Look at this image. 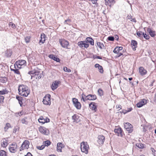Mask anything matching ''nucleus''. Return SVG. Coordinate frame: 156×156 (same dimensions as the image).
I'll return each mask as SVG.
<instances>
[{
	"mask_svg": "<svg viewBox=\"0 0 156 156\" xmlns=\"http://www.w3.org/2000/svg\"><path fill=\"white\" fill-rule=\"evenodd\" d=\"M98 45L101 48H102V47L104 46L103 44H101L100 42H98Z\"/></svg>",
	"mask_w": 156,
	"mask_h": 156,
	"instance_id": "nucleus-52",
	"label": "nucleus"
},
{
	"mask_svg": "<svg viewBox=\"0 0 156 156\" xmlns=\"http://www.w3.org/2000/svg\"><path fill=\"white\" fill-rule=\"evenodd\" d=\"M17 129L16 128V127H15L13 129V132L14 133H15L17 131Z\"/></svg>",
	"mask_w": 156,
	"mask_h": 156,
	"instance_id": "nucleus-58",
	"label": "nucleus"
},
{
	"mask_svg": "<svg viewBox=\"0 0 156 156\" xmlns=\"http://www.w3.org/2000/svg\"><path fill=\"white\" fill-rule=\"evenodd\" d=\"M117 57H119L121 55H123V54L120 52H119V53H117Z\"/></svg>",
	"mask_w": 156,
	"mask_h": 156,
	"instance_id": "nucleus-54",
	"label": "nucleus"
},
{
	"mask_svg": "<svg viewBox=\"0 0 156 156\" xmlns=\"http://www.w3.org/2000/svg\"><path fill=\"white\" fill-rule=\"evenodd\" d=\"M30 142L27 140H25L22 144L21 146L20 147V151L24 150V149H27L29 147V145Z\"/></svg>",
	"mask_w": 156,
	"mask_h": 156,
	"instance_id": "nucleus-6",
	"label": "nucleus"
},
{
	"mask_svg": "<svg viewBox=\"0 0 156 156\" xmlns=\"http://www.w3.org/2000/svg\"><path fill=\"white\" fill-rule=\"evenodd\" d=\"M23 113L22 112H18V114L20 116H21L23 115Z\"/></svg>",
	"mask_w": 156,
	"mask_h": 156,
	"instance_id": "nucleus-59",
	"label": "nucleus"
},
{
	"mask_svg": "<svg viewBox=\"0 0 156 156\" xmlns=\"http://www.w3.org/2000/svg\"><path fill=\"white\" fill-rule=\"evenodd\" d=\"M62 147V144L61 143H58L57 144V151H58L61 152V149Z\"/></svg>",
	"mask_w": 156,
	"mask_h": 156,
	"instance_id": "nucleus-27",
	"label": "nucleus"
},
{
	"mask_svg": "<svg viewBox=\"0 0 156 156\" xmlns=\"http://www.w3.org/2000/svg\"><path fill=\"white\" fill-rule=\"evenodd\" d=\"M136 105L137 107L140 108L143 105L142 104L141 101L139 102Z\"/></svg>",
	"mask_w": 156,
	"mask_h": 156,
	"instance_id": "nucleus-43",
	"label": "nucleus"
},
{
	"mask_svg": "<svg viewBox=\"0 0 156 156\" xmlns=\"http://www.w3.org/2000/svg\"><path fill=\"white\" fill-rule=\"evenodd\" d=\"M12 51L10 50H7L6 52V55L8 57H10L12 55Z\"/></svg>",
	"mask_w": 156,
	"mask_h": 156,
	"instance_id": "nucleus-30",
	"label": "nucleus"
},
{
	"mask_svg": "<svg viewBox=\"0 0 156 156\" xmlns=\"http://www.w3.org/2000/svg\"><path fill=\"white\" fill-rule=\"evenodd\" d=\"M123 49L122 47H116L115 48V49L113 51L114 53H119V52H120Z\"/></svg>",
	"mask_w": 156,
	"mask_h": 156,
	"instance_id": "nucleus-24",
	"label": "nucleus"
},
{
	"mask_svg": "<svg viewBox=\"0 0 156 156\" xmlns=\"http://www.w3.org/2000/svg\"><path fill=\"white\" fill-rule=\"evenodd\" d=\"M18 90L19 95L24 97H27L30 93L28 87L23 84L19 85Z\"/></svg>",
	"mask_w": 156,
	"mask_h": 156,
	"instance_id": "nucleus-1",
	"label": "nucleus"
},
{
	"mask_svg": "<svg viewBox=\"0 0 156 156\" xmlns=\"http://www.w3.org/2000/svg\"><path fill=\"white\" fill-rule=\"evenodd\" d=\"M114 132L118 136H122V130L120 128L115 129Z\"/></svg>",
	"mask_w": 156,
	"mask_h": 156,
	"instance_id": "nucleus-16",
	"label": "nucleus"
},
{
	"mask_svg": "<svg viewBox=\"0 0 156 156\" xmlns=\"http://www.w3.org/2000/svg\"><path fill=\"white\" fill-rule=\"evenodd\" d=\"M72 119L73 120V122H78L79 121V117L76 114H74L72 117Z\"/></svg>",
	"mask_w": 156,
	"mask_h": 156,
	"instance_id": "nucleus-26",
	"label": "nucleus"
},
{
	"mask_svg": "<svg viewBox=\"0 0 156 156\" xmlns=\"http://www.w3.org/2000/svg\"><path fill=\"white\" fill-rule=\"evenodd\" d=\"M41 39H44V38L45 39V35L43 33L41 34Z\"/></svg>",
	"mask_w": 156,
	"mask_h": 156,
	"instance_id": "nucleus-53",
	"label": "nucleus"
},
{
	"mask_svg": "<svg viewBox=\"0 0 156 156\" xmlns=\"http://www.w3.org/2000/svg\"><path fill=\"white\" fill-rule=\"evenodd\" d=\"M9 26H11L12 27L15 28L16 27L15 24L12 22H10L9 23Z\"/></svg>",
	"mask_w": 156,
	"mask_h": 156,
	"instance_id": "nucleus-47",
	"label": "nucleus"
},
{
	"mask_svg": "<svg viewBox=\"0 0 156 156\" xmlns=\"http://www.w3.org/2000/svg\"><path fill=\"white\" fill-rule=\"evenodd\" d=\"M132 108H128V110H127V112H129L132 111Z\"/></svg>",
	"mask_w": 156,
	"mask_h": 156,
	"instance_id": "nucleus-60",
	"label": "nucleus"
},
{
	"mask_svg": "<svg viewBox=\"0 0 156 156\" xmlns=\"http://www.w3.org/2000/svg\"><path fill=\"white\" fill-rule=\"evenodd\" d=\"M59 42L63 48H67L68 45V42L65 40H59Z\"/></svg>",
	"mask_w": 156,
	"mask_h": 156,
	"instance_id": "nucleus-14",
	"label": "nucleus"
},
{
	"mask_svg": "<svg viewBox=\"0 0 156 156\" xmlns=\"http://www.w3.org/2000/svg\"><path fill=\"white\" fill-rule=\"evenodd\" d=\"M120 107H121L120 105H116V108L117 109L119 108V109L118 110V111L119 110H120V109H121V108H120Z\"/></svg>",
	"mask_w": 156,
	"mask_h": 156,
	"instance_id": "nucleus-61",
	"label": "nucleus"
},
{
	"mask_svg": "<svg viewBox=\"0 0 156 156\" xmlns=\"http://www.w3.org/2000/svg\"><path fill=\"white\" fill-rule=\"evenodd\" d=\"M20 121L23 124H24L26 125L28 124V119L26 117L22 119Z\"/></svg>",
	"mask_w": 156,
	"mask_h": 156,
	"instance_id": "nucleus-25",
	"label": "nucleus"
},
{
	"mask_svg": "<svg viewBox=\"0 0 156 156\" xmlns=\"http://www.w3.org/2000/svg\"><path fill=\"white\" fill-rule=\"evenodd\" d=\"M73 102L75 107L78 109H80L81 107L80 103L79 102L77 99L76 98L73 99Z\"/></svg>",
	"mask_w": 156,
	"mask_h": 156,
	"instance_id": "nucleus-8",
	"label": "nucleus"
},
{
	"mask_svg": "<svg viewBox=\"0 0 156 156\" xmlns=\"http://www.w3.org/2000/svg\"><path fill=\"white\" fill-rule=\"evenodd\" d=\"M94 58H98V59H102V58L101 57H100V56H97V55H95L94 57Z\"/></svg>",
	"mask_w": 156,
	"mask_h": 156,
	"instance_id": "nucleus-56",
	"label": "nucleus"
},
{
	"mask_svg": "<svg viewBox=\"0 0 156 156\" xmlns=\"http://www.w3.org/2000/svg\"><path fill=\"white\" fill-rule=\"evenodd\" d=\"M139 72L140 75L142 76L146 74L147 71L143 67H140L139 68Z\"/></svg>",
	"mask_w": 156,
	"mask_h": 156,
	"instance_id": "nucleus-15",
	"label": "nucleus"
},
{
	"mask_svg": "<svg viewBox=\"0 0 156 156\" xmlns=\"http://www.w3.org/2000/svg\"><path fill=\"white\" fill-rule=\"evenodd\" d=\"M48 57L57 62H59L60 60L59 58H57V56H55L53 55H49Z\"/></svg>",
	"mask_w": 156,
	"mask_h": 156,
	"instance_id": "nucleus-21",
	"label": "nucleus"
},
{
	"mask_svg": "<svg viewBox=\"0 0 156 156\" xmlns=\"http://www.w3.org/2000/svg\"><path fill=\"white\" fill-rule=\"evenodd\" d=\"M50 121V119L48 118V119H45V122H49Z\"/></svg>",
	"mask_w": 156,
	"mask_h": 156,
	"instance_id": "nucleus-63",
	"label": "nucleus"
},
{
	"mask_svg": "<svg viewBox=\"0 0 156 156\" xmlns=\"http://www.w3.org/2000/svg\"><path fill=\"white\" fill-rule=\"evenodd\" d=\"M39 122L42 123L43 124L45 122V119H44L42 116L40 117V118L38 119Z\"/></svg>",
	"mask_w": 156,
	"mask_h": 156,
	"instance_id": "nucleus-31",
	"label": "nucleus"
},
{
	"mask_svg": "<svg viewBox=\"0 0 156 156\" xmlns=\"http://www.w3.org/2000/svg\"><path fill=\"white\" fill-rule=\"evenodd\" d=\"M51 95L49 94L46 95L43 98V102L45 105H50L51 104Z\"/></svg>",
	"mask_w": 156,
	"mask_h": 156,
	"instance_id": "nucleus-5",
	"label": "nucleus"
},
{
	"mask_svg": "<svg viewBox=\"0 0 156 156\" xmlns=\"http://www.w3.org/2000/svg\"><path fill=\"white\" fill-rule=\"evenodd\" d=\"M137 43L136 41L133 40H132L131 45L133 51L136 50V48L137 47Z\"/></svg>",
	"mask_w": 156,
	"mask_h": 156,
	"instance_id": "nucleus-17",
	"label": "nucleus"
},
{
	"mask_svg": "<svg viewBox=\"0 0 156 156\" xmlns=\"http://www.w3.org/2000/svg\"><path fill=\"white\" fill-rule=\"evenodd\" d=\"M4 98L3 96H0V104L3 103Z\"/></svg>",
	"mask_w": 156,
	"mask_h": 156,
	"instance_id": "nucleus-45",
	"label": "nucleus"
},
{
	"mask_svg": "<svg viewBox=\"0 0 156 156\" xmlns=\"http://www.w3.org/2000/svg\"><path fill=\"white\" fill-rule=\"evenodd\" d=\"M141 102H142V104L143 105H144L146 102V100L145 99H143L141 101Z\"/></svg>",
	"mask_w": 156,
	"mask_h": 156,
	"instance_id": "nucleus-55",
	"label": "nucleus"
},
{
	"mask_svg": "<svg viewBox=\"0 0 156 156\" xmlns=\"http://www.w3.org/2000/svg\"><path fill=\"white\" fill-rule=\"evenodd\" d=\"M16 98V99H17L19 103L20 106H22L23 104V102L22 101V100H23V98L22 97L18 96H17Z\"/></svg>",
	"mask_w": 156,
	"mask_h": 156,
	"instance_id": "nucleus-28",
	"label": "nucleus"
},
{
	"mask_svg": "<svg viewBox=\"0 0 156 156\" xmlns=\"http://www.w3.org/2000/svg\"><path fill=\"white\" fill-rule=\"evenodd\" d=\"M87 40V43H88V42H89L90 44L91 45H94V40H92L91 41H88V40Z\"/></svg>",
	"mask_w": 156,
	"mask_h": 156,
	"instance_id": "nucleus-48",
	"label": "nucleus"
},
{
	"mask_svg": "<svg viewBox=\"0 0 156 156\" xmlns=\"http://www.w3.org/2000/svg\"><path fill=\"white\" fill-rule=\"evenodd\" d=\"M151 150L152 152L154 153V154H155V152L156 153V151H155V150L153 148H151Z\"/></svg>",
	"mask_w": 156,
	"mask_h": 156,
	"instance_id": "nucleus-62",
	"label": "nucleus"
},
{
	"mask_svg": "<svg viewBox=\"0 0 156 156\" xmlns=\"http://www.w3.org/2000/svg\"><path fill=\"white\" fill-rule=\"evenodd\" d=\"M87 99L89 100H94L97 99V96L95 95L89 94L86 96Z\"/></svg>",
	"mask_w": 156,
	"mask_h": 156,
	"instance_id": "nucleus-19",
	"label": "nucleus"
},
{
	"mask_svg": "<svg viewBox=\"0 0 156 156\" xmlns=\"http://www.w3.org/2000/svg\"><path fill=\"white\" fill-rule=\"evenodd\" d=\"M136 145L139 148L142 149L144 147V145L140 143H137Z\"/></svg>",
	"mask_w": 156,
	"mask_h": 156,
	"instance_id": "nucleus-29",
	"label": "nucleus"
},
{
	"mask_svg": "<svg viewBox=\"0 0 156 156\" xmlns=\"http://www.w3.org/2000/svg\"><path fill=\"white\" fill-rule=\"evenodd\" d=\"M0 156H7L6 152L4 150L0 151Z\"/></svg>",
	"mask_w": 156,
	"mask_h": 156,
	"instance_id": "nucleus-33",
	"label": "nucleus"
},
{
	"mask_svg": "<svg viewBox=\"0 0 156 156\" xmlns=\"http://www.w3.org/2000/svg\"><path fill=\"white\" fill-rule=\"evenodd\" d=\"M41 72L39 71L38 69L37 68L36 69H34L32 70L29 71L28 74L31 75V79L35 78L36 79L38 80L41 77H43V75L42 74L43 72Z\"/></svg>",
	"mask_w": 156,
	"mask_h": 156,
	"instance_id": "nucleus-2",
	"label": "nucleus"
},
{
	"mask_svg": "<svg viewBox=\"0 0 156 156\" xmlns=\"http://www.w3.org/2000/svg\"><path fill=\"white\" fill-rule=\"evenodd\" d=\"M25 156H32V155L30 153L28 152L27 154L25 155Z\"/></svg>",
	"mask_w": 156,
	"mask_h": 156,
	"instance_id": "nucleus-57",
	"label": "nucleus"
},
{
	"mask_svg": "<svg viewBox=\"0 0 156 156\" xmlns=\"http://www.w3.org/2000/svg\"><path fill=\"white\" fill-rule=\"evenodd\" d=\"M114 2V0H105V4L106 5H108L109 4L108 2L110 3H113Z\"/></svg>",
	"mask_w": 156,
	"mask_h": 156,
	"instance_id": "nucleus-37",
	"label": "nucleus"
},
{
	"mask_svg": "<svg viewBox=\"0 0 156 156\" xmlns=\"http://www.w3.org/2000/svg\"><path fill=\"white\" fill-rule=\"evenodd\" d=\"M59 83V81H55L53 83L51 86V87L52 90H54L56 89L58 86V84Z\"/></svg>",
	"mask_w": 156,
	"mask_h": 156,
	"instance_id": "nucleus-18",
	"label": "nucleus"
},
{
	"mask_svg": "<svg viewBox=\"0 0 156 156\" xmlns=\"http://www.w3.org/2000/svg\"><path fill=\"white\" fill-rule=\"evenodd\" d=\"M7 141L6 140H5V141L3 140V144H2V147H5L7 145Z\"/></svg>",
	"mask_w": 156,
	"mask_h": 156,
	"instance_id": "nucleus-39",
	"label": "nucleus"
},
{
	"mask_svg": "<svg viewBox=\"0 0 156 156\" xmlns=\"http://www.w3.org/2000/svg\"><path fill=\"white\" fill-rule=\"evenodd\" d=\"M0 80L3 83H5L7 81V79L6 77H2Z\"/></svg>",
	"mask_w": 156,
	"mask_h": 156,
	"instance_id": "nucleus-44",
	"label": "nucleus"
},
{
	"mask_svg": "<svg viewBox=\"0 0 156 156\" xmlns=\"http://www.w3.org/2000/svg\"><path fill=\"white\" fill-rule=\"evenodd\" d=\"M98 93L99 96H101L103 94V91L102 89H99L98 90Z\"/></svg>",
	"mask_w": 156,
	"mask_h": 156,
	"instance_id": "nucleus-35",
	"label": "nucleus"
},
{
	"mask_svg": "<svg viewBox=\"0 0 156 156\" xmlns=\"http://www.w3.org/2000/svg\"><path fill=\"white\" fill-rule=\"evenodd\" d=\"M87 42L86 41H83L79 42L78 44V45L80 48H83L84 47V48H87L89 47V44L87 43Z\"/></svg>",
	"mask_w": 156,
	"mask_h": 156,
	"instance_id": "nucleus-10",
	"label": "nucleus"
},
{
	"mask_svg": "<svg viewBox=\"0 0 156 156\" xmlns=\"http://www.w3.org/2000/svg\"><path fill=\"white\" fill-rule=\"evenodd\" d=\"M137 36L139 37L143 38L144 37L145 39H149V36L148 35H147L146 34H144L142 32L139 31L137 32Z\"/></svg>",
	"mask_w": 156,
	"mask_h": 156,
	"instance_id": "nucleus-13",
	"label": "nucleus"
},
{
	"mask_svg": "<svg viewBox=\"0 0 156 156\" xmlns=\"http://www.w3.org/2000/svg\"><path fill=\"white\" fill-rule=\"evenodd\" d=\"M128 112L127 110H124L122 112V113H123L124 114H125Z\"/></svg>",
	"mask_w": 156,
	"mask_h": 156,
	"instance_id": "nucleus-64",
	"label": "nucleus"
},
{
	"mask_svg": "<svg viewBox=\"0 0 156 156\" xmlns=\"http://www.w3.org/2000/svg\"><path fill=\"white\" fill-rule=\"evenodd\" d=\"M89 1L91 2L93 4H96L97 3L98 0H88Z\"/></svg>",
	"mask_w": 156,
	"mask_h": 156,
	"instance_id": "nucleus-49",
	"label": "nucleus"
},
{
	"mask_svg": "<svg viewBox=\"0 0 156 156\" xmlns=\"http://www.w3.org/2000/svg\"><path fill=\"white\" fill-rule=\"evenodd\" d=\"M95 68H98L99 71L100 73H103V70L102 67L101 66L99 65L98 64H96L95 65Z\"/></svg>",
	"mask_w": 156,
	"mask_h": 156,
	"instance_id": "nucleus-22",
	"label": "nucleus"
},
{
	"mask_svg": "<svg viewBox=\"0 0 156 156\" xmlns=\"http://www.w3.org/2000/svg\"><path fill=\"white\" fill-rule=\"evenodd\" d=\"M90 108L92 110H94L96 111L97 110V107L95 105V103L94 102H91L89 105Z\"/></svg>",
	"mask_w": 156,
	"mask_h": 156,
	"instance_id": "nucleus-20",
	"label": "nucleus"
},
{
	"mask_svg": "<svg viewBox=\"0 0 156 156\" xmlns=\"http://www.w3.org/2000/svg\"><path fill=\"white\" fill-rule=\"evenodd\" d=\"M45 145L44 144L42 145L41 146H38L37 147V148L40 150H41L43 149V148H44Z\"/></svg>",
	"mask_w": 156,
	"mask_h": 156,
	"instance_id": "nucleus-46",
	"label": "nucleus"
},
{
	"mask_svg": "<svg viewBox=\"0 0 156 156\" xmlns=\"http://www.w3.org/2000/svg\"><path fill=\"white\" fill-rule=\"evenodd\" d=\"M8 93V91L6 89L3 90H2L0 91V94H4Z\"/></svg>",
	"mask_w": 156,
	"mask_h": 156,
	"instance_id": "nucleus-36",
	"label": "nucleus"
},
{
	"mask_svg": "<svg viewBox=\"0 0 156 156\" xmlns=\"http://www.w3.org/2000/svg\"><path fill=\"white\" fill-rule=\"evenodd\" d=\"M17 148V145L15 143H13L10 145L9 150L11 152L14 153L16 151Z\"/></svg>",
	"mask_w": 156,
	"mask_h": 156,
	"instance_id": "nucleus-9",
	"label": "nucleus"
},
{
	"mask_svg": "<svg viewBox=\"0 0 156 156\" xmlns=\"http://www.w3.org/2000/svg\"><path fill=\"white\" fill-rule=\"evenodd\" d=\"M10 124L9 123H7L6 124L5 126L4 127V129L5 130H5L6 131V130L8 129V128L9 127H10Z\"/></svg>",
	"mask_w": 156,
	"mask_h": 156,
	"instance_id": "nucleus-42",
	"label": "nucleus"
},
{
	"mask_svg": "<svg viewBox=\"0 0 156 156\" xmlns=\"http://www.w3.org/2000/svg\"><path fill=\"white\" fill-rule=\"evenodd\" d=\"M17 68H15V69H11L13 71L14 73L17 74H20V73L19 71L17 69Z\"/></svg>",
	"mask_w": 156,
	"mask_h": 156,
	"instance_id": "nucleus-41",
	"label": "nucleus"
},
{
	"mask_svg": "<svg viewBox=\"0 0 156 156\" xmlns=\"http://www.w3.org/2000/svg\"><path fill=\"white\" fill-rule=\"evenodd\" d=\"M107 39H119V37L118 35H115L114 36H109Z\"/></svg>",
	"mask_w": 156,
	"mask_h": 156,
	"instance_id": "nucleus-32",
	"label": "nucleus"
},
{
	"mask_svg": "<svg viewBox=\"0 0 156 156\" xmlns=\"http://www.w3.org/2000/svg\"><path fill=\"white\" fill-rule=\"evenodd\" d=\"M51 142L49 140H47L44 141L45 146H48L50 144Z\"/></svg>",
	"mask_w": 156,
	"mask_h": 156,
	"instance_id": "nucleus-40",
	"label": "nucleus"
},
{
	"mask_svg": "<svg viewBox=\"0 0 156 156\" xmlns=\"http://www.w3.org/2000/svg\"><path fill=\"white\" fill-rule=\"evenodd\" d=\"M81 149L83 152L86 154L88 153V149L89 148V146L87 142H82L81 143Z\"/></svg>",
	"mask_w": 156,
	"mask_h": 156,
	"instance_id": "nucleus-3",
	"label": "nucleus"
},
{
	"mask_svg": "<svg viewBox=\"0 0 156 156\" xmlns=\"http://www.w3.org/2000/svg\"><path fill=\"white\" fill-rule=\"evenodd\" d=\"M63 70L65 72H71V70L67 68L66 67H64Z\"/></svg>",
	"mask_w": 156,
	"mask_h": 156,
	"instance_id": "nucleus-38",
	"label": "nucleus"
},
{
	"mask_svg": "<svg viewBox=\"0 0 156 156\" xmlns=\"http://www.w3.org/2000/svg\"><path fill=\"white\" fill-rule=\"evenodd\" d=\"M149 34L152 37H154L155 35V32L151 30L150 28H148L147 30Z\"/></svg>",
	"mask_w": 156,
	"mask_h": 156,
	"instance_id": "nucleus-23",
	"label": "nucleus"
},
{
	"mask_svg": "<svg viewBox=\"0 0 156 156\" xmlns=\"http://www.w3.org/2000/svg\"><path fill=\"white\" fill-rule=\"evenodd\" d=\"M26 61L24 60H20L18 61H16L14 65L15 68H21V66L25 65Z\"/></svg>",
	"mask_w": 156,
	"mask_h": 156,
	"instance_id": "nucleus-4",
	"label": "nucleus"
},
{
	"mask_svg": "<svg viewBox=\"0 0 156 156\" xmlns=\"http://www.w3.org/2000/svg\"><path fill=\"white\" fill-rule=\"evenodd\" d=\"M71 22V20L69 19H68L65 20L64 22V24H69V23H70Z\"/></svg>",
	"mask_w": 156,
	"mask_h": 156,
	"instance_id": "nucleus-50",
	"label": "nucleus"
},
{
	"mask_svg": "<svg viewBox=\"0 0 156 156\" xmlns=\"http://www.w3.org/2000/svg\"><path fill=\"white\" fill-rule=\"evenodd\" d=\"M105 141V137L103 135H101L98 136L97 142L100 145L103 144Z\"/></svg>",
	"mask_w": 156,
	"mask_h": 156,
	"instance_id": "nucleus-12",
	"label": "nucleus"
},
{
	"mask_svg": "<svg viewBox=\"0 0 156 156\" xmlns=\"http://www.w3.org/2000/svg\"><path fill=\"white\" fill-rule=\"evenodd\" d=\"M127 19L130 20L131 21L134 22H136V20L135 18H132L131 16H127Z\"/></svg>",
	"mask_w": 156,
	"mask_h": 156,
	"instance_id": "nucleus-34",
	"label": "nucleus"
},
{
	"mask_svg": "<svg viewBox=\"0 0 156 156\" xmlns=\"http://www.w3.org/2000/svg\"><path fill=\"white\" fill-rule=\"evenodd\" d=\"M124 128L129 133H131L133 131L132 126L129 123H126L124 125Z\"/></svg>",
	"mask_w": 156,
	"mask_h": 156,
	"instance_id": "nucleus-7",
	"label": "nucleus"
},
{
	"mask_svg": "<svg viewBox=\"0 0 156 156\" xmlns=\"http://www.w3.org/2000/svg\"><path fill=\"white\" fill-rule=\"evenodd\" d=\"M45 40H40L39 43L40 45H41L43 44L45 41Z\"/></svg>",
	"mask_w": 156,
	"mask_h": 156,
	"instance_id": "nucleus-51",
	"label": "nucleus"
},
{
	"mask_svg": "<svg viewBox=\"0 0 156 156\" xmlns=\"http://www.w3.org/2000/svg\"><path fill=\"white\" fill-rule=\"evenodd\" d=\"M39 131L42 133L46 135H48L49 134V131L45 127H40L39 129Z\"/></svg>",
	"mask_w": 156,
	"mask_h": 156,
	"instance_id": "nucleus-11",
	"label": "nucleus"
}]
</instances>
